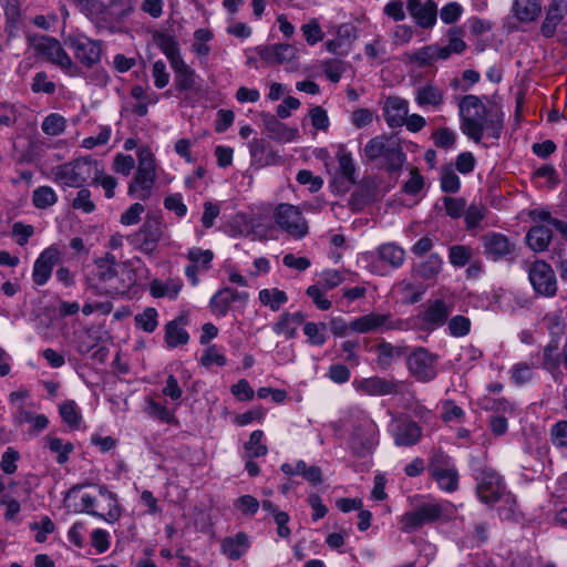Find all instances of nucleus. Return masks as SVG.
I'll use <instances>...</instances> for the list:
<instances>
[{
    "instance_id": "obj_6",
    "label": "nucleus",
    "mask_w": 567,
    "mask_h": 567,
    "mask_svg": "<svg viewBox=\"0 0 567 567\" xmlns=\"http://www.w3.org/2000/svg\"><path fill=\"white\" fill-rule=\"evenodd\" d=\"M63 43L73 50L75 59L87 69L93 68L101 60L102 45L97 40L78 33L64 35Z\"/></svg>"
},
{
    "instance_id": "obj_11",
    "label": "nucleus",
    "mask_w": 567,
    "mask_h": 567,
    "mask_svg": "<svg viewBox=\"0 0 567 567\" xmlns=\"http://www.w3.org/2000/svg\"><path fill=\"white\" fill-rule=\"evenodd\" d=\"M163 227L159 216H147L138 231L128 237L141 251L152 254L162 238Z\"/></svg>"
},
{
    "instance_id": "obj_55",
    "label": "nucleus",
    "mask_w": 567,
    "mask_h": 567,
    "mask_svg": "<svg viewBox=\"0 0 567 567\" xmlns=\"http://www.w3.org/2000/svg\"><path fill=\"white\" fill-rule=\"evenodd\" d=\"M326 323L307 322L303 326V332L308 341L313 346H322L326 342Z\"/></svg>"
},
{
    "instance_id": "obj_36",
    "label": "nucleus",
    "mask_w": 567,
    "mask_h": 567,
    "mask_svg": "<svg viewBox=\"0 0 567 567\" xmlns=\"http://www.w3.org/2000/svg\"><path fill=\"white\" fill-rule=\"evenodd\" d=\"M382 159L384 162V168L389 173H395L402 168L406 156L398 138L394 137V140H390V147Z\"/></svg>"
},
{
    "instance_id": "obj_2",
    "label": "nucleus",
    "mask_w": 567,
    "mask_h": 567,
    "mask_svg": "<svg viewBox=\"0 0 567 567\" xmlns=\"http://www.w3.org/2000/svg\"><path fill=\"white\" fill-rule=\"evenodd\" d=\"M100 169L96 162L80 158L56 168L55 177L68 187H81L89 179L96 182Z\"/></svg>"
},
{
    "instance_id": "obj_12",
    "label": "nucleus",
    "mask_w": 567,
    "mask_h": 567,
    "mask_svg": "<svg viewBox=\"0 0 567 567\" xmlns=\"http://www.w3.org/2000/svg\"><path fill=\"white\" fill-rule=\"evenodd\" d=\"M482 245L485 256L494 261L516 259V245L507 236L501 233H487L482 236Z\"/></svg>"
},
{
    "instance_id": "obj_35",
    "label": "nucleus",
    "mask_w": 567,
    "mask_h": 567,
    "mask_svg": "<svg viewBox=\"0 0 567 567\" xmlns=\"http://www.w3.org/2000/svg\"><path fill=\"white\" fill-rule=\"evenodd\" d=\"M154 176H146L135 174L134 178L128 185V195L140 200H146L151 197L155 184Z\"/></svg>"
},
{
    "instance_id": "obj_19",
    "label": "nucleus",
    "mask_w": 567,
    "mask_h": 567,
    "mask_svg": "<svg viewBox=\"0 0 567 567\" xmlns=\"http://www.w3.org/2000/svg\"><path fill=\"white\" fill-rule=\"evenodd\" d=\"M567 14V0H551L546 10V17L540 25V33L545 38H553L558 24Z\"/></svg>"
},
{
    "instance_id": "obj_59",
    "label": "nucleus",
    "mask_w": 567,
    "mask_h": 567,
    "mask_svg": "<svg viewBox=\"0 0 567 567\" xmlns=\"http://www.w3.org/2000/svg\"><path fill=\"white\" fill-rule=\"evenodd\" d=\"M463 14V7L455 1L449 2L442 7L440 11V18L443 23L452 24L455 23Z\"/></svg>"
},
{
    "instance_id": "obj_48",
    "label": "nucleus",
    "mask_w": 567,
    "mask_h": 567,
    "mask_svg": "<svg viewBox=\"0 0 567 567\" xmlns=\"http://www.w3.org/2000/svg\"><path fill=\"white\" fill-rule=\"evenodd\" d=\"M231 303L230 288L220 289L210 299V308L213 312L219 316H225Z\"/></svg>"
},
{
    "instance_id": "obj_31",
    "label": "nucleus",
    "mask_w": 567,
    "mask_h": 567,
    "mask_svg": "<svg viewBox=\"0 0 567 567\" xmlns=\"http://www.w3.org/2000/svg\"><path fill=\"white\" fill-rule=\"evenodd\" d=\"M553 231L545 225L532 227L526 234V244L534 251H544L551 241Z\"/></svg>"
},
{
    "instance_id": "obj_37",
    "label": "nucleus",
    "mask_w": 567,
    "mask_h": 567,
    "mask_svg": "<svg viewBox=\"0 0 567 567\" xmlns=\"http://www.w3.org/2000/svg\"><path fill=\"white\" fill-rule=\"evenodd\" d=\"M390 140H394V137L379 135L371 138L363 148V156L369 162L383 158L390 147Z\"/></svg>"
},
{
    "instance_id": "obj_21",
    "label": "nucleus",
    "mask_w": 567,
    "mask_h": 567,
    "mask_svg": "<svg viewBox=\"0 0 567 567\" xmlns=\"http://www.w3.org/2000/svg\"><path fill=\"white\" fill-rule=\"evenodd\" d=\"M409 113V103L406 100L390 96L386 99L383 107V114L386 124L394 128L400 127L404 124L406 115Z\"/></svg>"
},
{
    "instance_id": "obj_49",
    "label": "nucleus",
    "mask_w": 567,
    "mask_h": 567,
    "mask_svg": "<svg viewBox=\"0 0 567 567\" xmlns=\"http://www.w3.org/2000/svg\"><path fill=\"white\" fill-rule=\"evenodd\" d=\"M472 248L464 245H454L450 247L449 260L454 267H464L472 259Z\"/></svg>"
},
{
    "instance_id": "obj_34",
    "label": "nucleus",
    "mask_w": 567,
    "mask_h": 567,
    "mask_svg": "<svg viewBox=\"0 0 567 567\" xmlns=\"http://www.w3.org/2000/svg\"><path fill=\"white\" fill-rule=\"evenodd\" d=\"M542 12L539 0H515L513 13L520 22H530L538 18Z\"/></svg>"
},
{
    "instance_id": "obj_44",
    "label": "nucleus",
    "mask_w": 567,
    "mask_h": 567,
    "mask_svg": "<svg viewBox=\"0 0 567 567\" xmlns=\"http://www.w3.org/2000/svg\"><path fill=\"white\" fill-rule=\"evenodd\" d=\"M66 128V120L59 113H51L44 117L41 130L49 136L61 135Z\"/></svg>"
},
{
    "instance_id": "obj_27",
    "label": "nucleus",
    "mask_w": 567,
    "mask_h": 567,
    "mask_svg": "<svg viewBox=\"0 0 567 567\" xmlns=\"http://www.w3.org/2000/svg\"><path fill=\"white\" fill-rule=\"evenodd\" d=\"M409 13L420 28L431 29L437 20V4L434 0H426L424 3L411 8Z\"/></svg>"
},
{
    "instance_id": "obj_23",
    "label": "nucleus",
    "mask_w": 567,
    "mask_h": 567,
    "mask_svg": "<svg viewBox=\"0 0 567 567\" xmlns=\"http://www.w3.org/2000/svg\"><path fill=\"white\" fill-rule=\"evenodd\" d=\"M260 116L269 138L277 142H291L297 137L298 130L287 127L278 116L270 113H261Z\"/></svg>"
},
{
    "instance_id": "obj_13",
    "label": "nucleus",
    "mask_w": 567,
    "mask_h": 567,
    "mask_svg": "<svg viewBox=\"0 0 567 567\" xmlns=\"http://www.w3.org/2000/svg\"><path fill=\"white\" fill-rule=\"evenodd\" d=\"M443 516V507L439 503L427 502L406 512L402 519V529L405 532L415 530L423 525L435 523Z\"/></svg>"
},
{
    "instance_id": "obj_1",
    "label": "nucleus",
    "mask_w": 567,
    "mask_h": 567,
    "mask_svg": "<svg viewBox=\"0 0 567 567\" xmlns=\"http://www.w3.org/2000/svg\"><path fill=\"white\" fill-rule=\"evenodd\" d=\"M461 130L475 143L481 142L484 132L493 138H499L503 118L497 111L488 110L475 95H465L458 103Z\"/></svg>"
},
{
    "instance_id": "obj_38",
    "label": "nucleus",
    "mask_w": 567,
    "mask_h": 567,
    "mask_svg": "<svg viewBox=\"0 0 567 567\" xmlns=\"http://www.w3.org/2000/svg\"><path fill=\"white\" fill-rule=\"evenodd\" d=\"M175 72V85L179 92L188 91L195 85V72L184 60L171 65Z\"/></svg>"
},
{
    "instance_id": "obj_24",
    "label": "nucleus",
    "mask_w": 567,
    "mask_h": 567,
    "mask_svg": "<svg viewBox=\"0 0 567 567\" xmlns=\"http://www.w3.org/2000/svg\"><path fill=\"white\" fill-rule=\"evenodd\" d=\"M357 389L368 395H389L398 393V384L393 380L380 377L362 379Z\"/></svg>"
},
{
    "instance_id": "obj_17",
    "label": "nucleus",
    "mask_w": 567,
    "mask_h": 567,
    "mask_svg": "<svg viewBox=\"0 0 567 567\" xmlns=\"http://www.w3.org/2000/svg\"><path fill=\"white\" fill-rule=\"evenodd\" d=\"M59 251L54 247L44 249L35 259L32 270V280L37 286L45 285L52 276L54 265L59 260Z\"/></svg>"
},
{
    "instance_id": "obj_22",
    "label": "nucleus",
    "mask_w": 567,
    "mask_h": 567,
    "mask_svg": "<svg viewBox=\"0 0 567 567\" xmlns=\"http://www.w3.org/2000/svg\"><path fill=\"white\" fill-rule=\"evenodd\" d=\"M188 324V316L181 315L165 324V342L168 348H176L189 341V334L185 329Z\"/></svg>"
},
{
    "instance_id": "obj_58",
    "label": "nucleus",
    "mask_w": 567,
    "mask_h": 567,
    "mask_svg": "<svg viewBox=\"0 0 567 567\" xmlns=\"http://www.w3.org/2000/svg\"><path fill=\"white\" fill-rule=\"evenodd\" d=\"M147 413L165 423H177L175 415L164 405L148 400Z\"/></svg>"
},
{
    "instance_id": "obj_47",
    "label": "nucleus",
    "mask_w": 567,
    "mask_h": 567,
    "mask_svg": "<svg viewBox=\"0 0 567 567\" xmlns=\"http://www.w3.org/2000/svg\"><path fill=\"white\" fill-rule=\"evenodd\" d=\"M549 439L554 447L567 452V420H560L551 425Z\"/></svg>"
},
{
    "instance_id": "obj_40",
    "label": "nucleus",
    "mask_w": 567,
    "mask_h": 567,
    "mask_svg": "<svg viewBox=\"0 0 567 567\" xmlns=\"http://www.w3.org/2000/svg\"><path fill=\"white\" fill-rule=\"evenodd\" d=\"M431 477L436 482L437 486L447 493H454L458 488V471L456 466L441 471Z\"/></svg>"
},
{
    "instance_id": "obj_9",
    "label": "nucleus",
    "mask_w": 567,
    "mask_h": 567,
    "mask_svg": "<svg viewBox=\"0 0 567 567\" xmlns=\"http://www.w3.org/2000/svg\"><path fill=\"white\" fill-rule=\"evenodd\" d=\"M378 426L369 417H362L353 425L349 440L351 451L358 456H364L377 444Z\"/></svg>"
},
{
    "instance_id": "obj_28",
    "label": "nucleus",
    "mask_w": 567,
    "mask_h": 567,
    "mask_svg": "<svg viewBox=\"0 0 567 567\" xmlns=\"http://www.w3.org/2000/svg\"><path fill=\"white\" fill-rule=\"evenodd\" d=\"M248 536L238 532L235 536L226 537L221 542V553L231 560L239 559L249 549Z\"/></svg>"
},
{
    "instance_id": "obj_46",
    "label": "nucleus",
    "mask_w": 567,
    "mask_h": 567,
    "mask_svg": "<svg viewBox=\"0 0 567 567\" xmlns=\"http://www.w3.org/2000/svg\"><path fill=\"white\" fill-rule=\"evenodd\" d=\"M158 313L155 308L148 307L134 317L135 326L145 332H154L158 326Z\"/></svg>"
},
{
    "instance_id": "obj_14",
    "label": "nucleus",
    "mask_w": 567,
    "mask_h": 567,
    "mask_svg": "<svg viewBox=\"0 0 567 567\" xmlns=\"http://www.w3.org/2000/svg\"><path fill=\"white\" fill-rule=\"evenodd\" d=\"M96 272L95 276L100 282L106 285V291L110 293H125L132 285V279L127 284H115L117 277V259L111 254L106 252L103 257L96 258L95 261Z\"/></svg>"
},
{
    "instance_id": "obj_51",
    "label": "nucleus",
    "mask_w": 567,
    "mask_h": 567,
    "mask_svg": "<svg viewBox=\"0 0 567 567\" xmlns=\"http://www.w3.org/2000/svg\"><path fill=\"white\" fill-rule=\"evenodd\" d=\"M449 44L441 47V49H445L447 51L446 59L450 58L452 53H462L466 49V43L463 41V30L461 28H451L449 30Z\"/></svg>"
},
{
    "instance_id": "obj_18",
    "label": "nucleus",
    "mask_w": 567,
    "mask_h": 567,
    "mask_svg": "<svg viewBox=\"0 0 567 567\" xmlns=\"http://www.w3.org/2000/svg\"><path fill=\"white\" fill-rule=\"evenodd\" d=\"M260 59L270 64H292L298 58V50L290 44H271L258 47Z\"/></svg>"
},
{
    "instance_id": "obj_64",
    "label": "nucleus",
    "mask_w": 567,
    "mask_h": 567,
    "mask_svg": "<svg viewBox=\"0 0 567 567\" xmlns=\"http://www.w3.org/2000/svg\"><path fill=\"white\" fill-rule=\"evenodd\" d=\"M302 34L308 44L313 45L323 39V32L319 22L313 19L301 27Z\"/></svg>"
},
{
    "instance_id": "obj_45",
    "label": "nucleus",
    "mask_w": 567,
    "mask_h": 567,
    "mask_svg": "<svg viewBox=\"0 0 567 567\" xmlns=\"http://www.w3.org/2000/svg\"><path fill=\"white\" fill-rule=\"evenodd\" d=\"M58 200V196L50 186H40L33 190L32 203L38 209H45L53 206Z\"/></svg>"
},
{
    "instance_id": "obj_62",
    "label": "nucleus",
    "mask_w": 567,
    "mask_h": 567,
    "mask_svg": "<svg viewBox=\"0 0 567 567\" xmlns=\"http://www.w3.org/2000/svg\"><path fill=\"white\" fill-rule=\"evenodd\" d=\"M136 174L156 177L153 154L148 150L140 151Z\"/></svg>"
},
{
    "instance_id": "obj_30",
    "label": "nucleus",
    "mask_w": 567,
    "mask_h": 567,
    "mask_svg": "<svg viewBox=\"0 0 567 567\" xmlns=\"http://www.w3.org/2000/svg\"><path fill=\"white\" fill-rule=\"evenodd\" d=\"M249 153L252 162L259 166L272 164L276 157H280L270 150L268 142L264 138H254L249 143Z\"/></svg>"
},
{
    "instance_id": "obj_56",
    "label": "nucleus",
    "mask_w": 567,
    "mask_h": 567,
    "mask_svg": "<svg viewBox=\"0 0 567 567\" xmlns=\"http://www.w3.org/2000/svg\"><path fill=\"white\" fill-rule=\"evenodd\" d=\"M31 89L34 93L54 94L56 85L54 82L49 81L48 74L44 71H41L33 76Z\"/></svg>"
},
{
    "instance_id": "obj_5",
    "label": "nucleus",
    "mask_w": 567,
    "mask_h": 567,
    "mask_svg": "<svg viewBox=\"0 0 567 567\" xmlns=\"http://www.w3.org/2000/svg\"><path fill=\"white\" fill-rule=\"evenodd\" d=\"M274 218L278 227L295 239L303 238L309 231L307 220L295 205L279 204L275 209Z\"/></svg>"
},
{
    "instance_id": "obj_26",
    "label": "nucleus",
    "mask_w": 567,
    "mask_h": 567,
    "mask_svg": "<svg viewBox=\"0 0 567 567\" xmlns=\"http://www.w3.org/2000/svg\"><path fill=\"white\" fill-rule=\"evenodd\" d=\"M447 51L439 44L422 47L409 54L410 62L416 63L420 68L433 65L439 60H446Z\"/></svg>"
},
{
    "instance_id": "obj_7",
    "label": "nucleus",
    "mask_w": 567,
    "mask_h": 567,
    "mask_svg": "<svg viewBox=\"0 0 567 567\" xmlns=\"http://www.w3.org/2000/svg\"><path fill=\"white\" fill-rule=\"evenodd\" d=\"M475 480L476 494L484 504H495L505 493L502 477L492 468L476 470Z\"/></svg>"
},
{
    "instance_id": "obj_4",
    "label": "nucleus",
    "mask_w": 567,
    "mask_h": 567,
    "mask_svg": "<svg viewBox=\"0 0 567 567\" xmlns=\"http://www.w3.org/2000/svg\"><path fill=\"white\" fill-rule=\"evenodd\" d=\"M99 495L100 498L107 505V511L105 513L95 509V507L99 504V499L97 497L92 496L90 494H83L81 496V503L79 505H75L74 512L86 513L92 516L103 518L107 523L116 522L121 516V509L115 498V495L109 492L104 486H101L99 488Z\"/></svg>"
},
{
    "instance_id": "obj_25",
    "label": "nucleus",
    "mask_w": 567,
    "mask_h": 567,
    "mask_svg": "<svg viewBox=\"0 0 567 567\" xmlns=\"http://www.w3.org/2000/svg\"><path fill=\"white\" fill-rule=\"evenodd\" d=\"M374 350L378 353L377 364L382 370L391 368L393 362L402 357L406 355V346H394L390 342L382 340L380 343L374 346Z\"/></svg>"
},
{
    "instance_id": "obj_63",
    "label": "nucleus",
    "mask_w": 567,
    "mask_h": 567,
    "mask_svg": "<svg viewBox=\"0 0 567 567\" xmlns=\"http://www.w3.org/2000/svg\"><path fill=\"white\" fill-rule=\"evenodd\" d=\"M322 66L326 76L333 83H338L346 71L344 63L336 59L324 61Z\"/></svg>"
},
{
    "instance_id": "obj_20",
    "label": "nucleus",
    "mask_w": 567,
    "mask_h": 567,
    "mask_svg": "<svg viewBox=\"0 0 567 567\" xmlns=\"http://www.w3.org/2000/svg\"><path fill=\"white\" fill-rule=\"evenodd\" d=\"M422 437V427L414 420L399 422L393 431V440L396 446H413Z\"/></svg>"
},
{
    "instance_id": "obj_41",
    "label": "nucleus",
    "mask_w": 567,
    "mask_h": 567,
    "mask_svg": "<svg viewBox=\"0 0 567 567\" xmlns=\"http://www.w3.org/2000/svg\"><path fill=\"white\" fill-rule=\"evenodd\" d=\"M442 266V258L437 254H432L425 261L421 262L415 268V272L419 277L425 280H431L436 278V276L441 272Z\"/></svg>"
},
{
    "instance_id": "obj_32",
    "label": "nucleus",
    "mask_w": 567,
    "mask_h": 567,
    "mask_svg": "<svg viewBox=\"0 0 567 567\" xmlns=\"http://www.w3.org/2000/svg\"><path fill=\"white\" fill-rule=\"evenodd\" d=\"M155 44L166 55L171 65L183 61L179 54L178 43L175 38L168 33L156 31L153 35Z\"/></svg>"
},
{
    "instance_id": "obj_42",
    "label": "nucleus",
    "mask_w": 567,
    "mask_h": 567,
    "mask_svg": "<svg viewBox=\"0 0 567 567\" xmlns=\"http://www.w3.org/2000/svg\"><path fill=\"white\" fill-rule=\"evenodd\" d=\"M455 466L452 457L441 449L434 450L429 458L427 471L430 476Z\"/></svg>"
},
{
    "instance_id": "obj_53",
    "label": "nucleus",
    "mask_w": 567,
    "mask_h": 567,
    "mask_svg": "<svg viewBox=\"0 0 567 567\" xmlns=\"http://www.w3.org/2000/svg\"><path fill=\"white\" fill-rule=\"evenodd\" d=\"M272 330L276 334H284L286 339H293L297 334V327L293 324L289 312H282L277 322L274 323Z\"/></svg>"
},
{
    "instance_id": "obj_33",
    "label": "nucleus",
    "mask_w": 567,
    "mask_h": 567,
    "mask_svg": "<svg viewBox=\"0 0 567 567\" xmlns=\"http://www.w3.org/2000/svg\"><path fill=\"white\" fill-rule=\"evenodd\" d=\"M183 287L179 279H167L165 281L153 279L150 284V293L154 298L167 297L174 299L178 296Z\"/></svg>"
},
{
    "instance_id": "obj_50",
    "label": "nucleus",
    "mask_w": 567,
    "mask_h": 567,
    "mask_svg": "<svg viewBox=\"0 0 567 567\" xmlns=\"http://www.w3.org/2000/svg\"><path fill=\"white\" fill-rule=\"evenodd\" d=\"M60 415L71 429H78L80 426L82 416L74 401H65L62 403L60 406Z\"/></svg>"
},
{
    "instance_id": "obj_29",
    "label": "nucleus",
    "mask_w": 567,
    "mask_h": 567,
    "mask_svg": "<svg viewBox=\"0 0 567 567\" xmlns=\"http://www.w3.org/2000/svg\"><path fill=\"white\" fill-rule=\"evenodd\" d=\"M415 102L419 106L439 109L444 102V92L432 83L419 86L415 91Z\"/></svg>"
},
{
    "instance_id": "obj_39",
    "label": "nucleus",
    "mask_w": 567,
    "mask_h": 567,
    "mask_svg": "<svg viewBox=\"0 0 567 567\" xmlns=\"http://www.w3.org/2000/svg\"><path fill=\"white\" fill-rule=\"evenodd\" d=\"M378 255L382 261L388 262L393 268H399L405 260V251L395 244H383L378 249Z\"/></svg>"
},
{
    "instance_id": "obj_8",
    "label": "nucleus",
    "mask_w": 567,
    "mask_h": 567,
    "mask_svg": "<svg viewBox=\"0 0 567 567\" xmlns=\"http://www.w3.org/2000/svg\"><path fill=\"white\" fill-rule=\"evenodd\" d=\"M403 320H393L390 313L371 312L355 318L350 322V330L358 333H383L391 330H401Z\"/></svg>"
},
{
    "instance_id": "obj_57",
    "label": "nucleus",
    "mask_w": 567,
    "mask_h": 567,
    "mask_svg": "<svg viewBox=\"0 0 567 567\" xmlns=\"http://www.w3.org/2000/svg\"><path fill=\"white\" fill-rule=\"evenodd\" d=\"M262 436V431L256 430L250 434L249 441L245 444V449L254 457L264 456L268 452L267 446L261 444Z\"/></svg>"
},
{
    "instance_id": "obj_10",
    "label": "nucleus",
    "mask_w": 567,
    "mask_h": 567,
    "mask_svg": "<svg viewBox=\"0 0 567 567\" xmlns=\"http://www.w3.org/2000/svg\"><path fill=\"white\" fill-rule=\"evenodd\" d=\"M528 278L534 290L543 297H554L557 279L554 269L544 260L534 261L528 268Z\"/></svg>"
},
{
    "instance_id": "obj_60",
    "label": "nucleus",
    "mask_w": 567,
    "mask_h": 567,
    "mask_svg": "<svg viewBox=\"0 0 567 567\" xmlns=\"http://www.w3.org/2000/svg\"><path fill=\"white\" fill-rule=\"evenodd\" d=\"M449 330L453 337H464L471 330V320L464 316H454L449 321Z\"/></svg>"
},
{
    "instance_id": "obj_15",
    "label": "nucleus",
    "mask_w": 567,
    "mask_h": 567,
    "mask_svg": "<svg viewBox=\"0 0 567 567\" xmlns=\"http://www.w3.org/2000/svg\"><path fill=\"white\" fill-rule=\"evenodd\" d=\"M436 355L432 354L423 347L416 348L406 358V364L410 373L422 382H427L436 377L435 369Z\"/></svg>"
},
{
    "instance_id": "obj_16",
    "label": "nucleus",
    "mask_w": 567,
    "mask_h": 567,
    "mask_svg": "<svg viewBox=\"0 0 567 567\" xmlns=\"http://www.w3.org/2000/svg\"><path fill=\"white\" fill-rule=\"evenodd\" d=\"M451 312L452 308L444 300L436 299L427 302L426 308L419 315V319L423 329L434 330L446 322Z\"/></svg>"
},
{
    "instance_id": "obj_52",
    "label": "nucleus",
    "mask_w": 567,
    "mask_h": 567,
    "mask_svg": "<svg viewBox=\"0 0 567 567\" xmlns=\"http://www.w3.org/2000/svg\"><path fill=\"white\" fill-rule=\"evenodd\" d=\"M48 446L53 452L56 453V462L59 464H64L69 460V454L73 451L74 446L71 442L64 443L59 437H47Z\"/></svg>"
},
{
    "instance_id": "obj_3",
    "label": "nucleus",
    "mask_w": 567,
    "mask_h": 567,
    "mask_svg": "<svg viewBox=\"0 0 567 567\" xmlns=\"http://www.w3.org/2000/svg\"><path fill=\"white\" fill-rule=\"evenodd\" d=\"M33 49L38 55L43 56L48 62L59 66L70 75H73L74 71L78 70L60 41L53 37L40 35L34 38Z\"/></svg>"
},
{
    "instance_id": "obj_43",
    "label": "nucleus",
    "mask_w": 567,
    "mask_h": 567,
    "mask_svg": "<svg viewBox=\"0 0 567 567\" xmlns=\"http://www.w3.org/2000/svg\"><path fill=\"white\" fill-rule=\"evenodd\" d=\"M259 300L264 306H268L272 311H278L282 305L288 301L285 291L275 289H262L259 291Z\"/></svg>"
},
{
    "instance_id": "obj_54",
    "label": "nucleus",
    "mask_w": 567,
    "mask_h": 567,
    "mask_svg": "<svg viewBox=\"0 0 567 567\" xmlns=\"http://www.w3.org/2000/svg\"><path fill=\"white\" fill-rule=\"evenodd\" d=\"M339 168L344 178H347L351 184L355 183V166L353 164V159L350 153L346 152L343 148L340 150L337 154Z\"/></svg>"
},
{
    "instance_id": "obj_61",
    "label": "nucleus",
    "mask_w": 567,
    "mask_h": 567,
    "mask_svg": "<svg viewBox=\"0 0 567 567\" xmlns=\"http://www.w3.org/2000/svg\"><path fill=\"white\" fill-rule=\"evenodd\" d=\"M136 0H109L110 7L115 11L118 20L130 17L136 9Z\"/></svg>"
}]
</instances>
